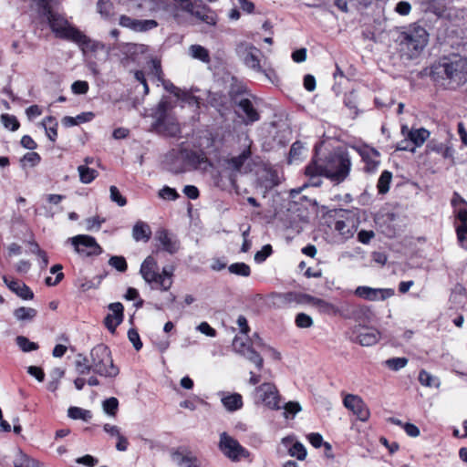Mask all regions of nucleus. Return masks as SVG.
<instances>
[{
    "label": "nucleus",
    "instance_id": "nucleus-44",
    "mask_svg": "<svg viewBox=\"0 0 467 467\" xmlns=\"http://www.w3.org/2000/svg\"><path fill=\"white\" fill-rule=\"evenodd\" d=\"M419 381L422 386L429 388H439L441 384L440 379L437 377L432 376L424 369L420 370L419 373Z\"/></svg>",
    "mask_w": 467,
    "mask_h": 467
},
{
    "label": "nucleus",
    "instance_id": "nucleus-41",
    "mask_svg": "<svg viewBox=\"0 0 467 467\" xmlns=\"http://www.w3.org/2000/svg\"><path fill=\"white\" fill-rule=\"evenodd\" d=\"M79 179L82 183H90L97 176L98 171L87 165H79L78 168Z\"/></svg>",
    "mask_w": 467,
    "mask_h": 467
},
{
    "label": "nucleus",
    "instance_id": "nucleus-6",
    "mask_svg": "<svg viewBox=\"0 0 467 467\" xmlns=\"http://www.w3.org/2000/svg\"><path fill=\"white\" fill-rule=\"evenodd\" d=\"M218 448L232 462H238L241 458L250 457V452L236 439L225 431L220 434Z\"/></svg>",
    "mask_w": 467,
    "mask_h": 467
},
{
    "label": "nucleus",
    "instance_id": "nucleus-61",
    "mask_svg": "<svg viewBox=\"0 0 467 467\" xmlns=\"http://www.w3.org/2000/svg\"><path fill=\"white\" fill-rule=\"evenodd\" d=\"M71 89L77 95L86 94L88 90V84L87 81L77 80L71 85Z\"/></svg>",
    "mask_w": 467,
    "mask_h": 467
},
{
    "label": "nucleus",
    "instance_id": "nucleus-37",
    "mask_svg": "<svg viewBox=\"0 0 467 467\" xmlns=\"http://www.w3.org/2000/svg\"><path fill=\"white\" fill-rule=\"evenodd\" d=\"M94 118L92 112H83L76 117L66 116L62 119V124L66 127H72L80 123L90 121Z\"/></svg>",
    "mask_w": 467,
    "mask_h": 467
},
{
    "label": "nucleus",
    "instance_id": "nucleus-34",
    "mask_svg": "<svg viewBox=\"0 0 467 467\" xmlns=\"http://www.w3.org/2000/svg\"><path fill=\"white\" fill-rule=\"evenodd\" d=\"M172 457L178 460L179 465H186L184 467H200L199 460L191 451H176L172 453Z\"/></svg>",
    "mask_w": 467,
    "mask_h": 467
},
{
    "label": "nucleus",
    "instance_id": "nucleus-8",
    "mask_svg": "<svg viewBox=\"0 0 467 467\" xmlns=\"http://www.w3.org/2000/svg\"><path fill=\"white\" fill-rule=\"evenodd\" d=\"M67 242L74 247L76 253L84 256H96L102 254L101 246L93 236L78 234L68 238Z\"/></svg>",
    "mask_w": 467,
    "mask_h": 467
},
{
    "label": "nucleus",
    "instance_id": "nucleus-59",
    "mask_svg": "<svg viewBox=\"0 0 467 467\" xmlns=\"http://www.w3.org/2000/svg\"><path fill=\"white\" fill-rule=\"evenodd\" d=\"M284 416L285 418H288V414H292L295 416L296 413H298L302 408L300 404L296 401H289L285 404L284 406Z\"/></svg>",
    "mask_w": 467,
    "mask_h": 467
},
{
    "label": "nucleus",
    "instance_id": "nucleus-16",
    "mask_svg": "<svg viewBox=\"0 0 467 467\" xmlns=\"http://www.w3.org/2000/svg\"><path fill=\"white\" fill-rule=\"evenodd\" d=\"M189 14L210 26H214L217 21L216 14L204 5L202 0H194L193 7Z\"/></svg>",
    "mask_w": 467,
    "mask_h": 467
},
{
    "label": "nucleus",
    "instance_id": "nucleus-22",
    "mask_svg": "<svg viewBox=\"0 0 467 467\" xmlns=\"http://www.w3.org/2000/svg\"><path fill=\"white\" fill-rule=\"evenodd\" d=\"M357 150L365 162V171L368 172L375 171L379 164V151L368 146L357 148Z\"/></svg>",
    "mask_w": 467,
    "mask_h": 467
},
{
    "label": "nucleus",
    "instance_id": "nucleus-52",
    "mask_svg": "<svg viewBox=\"0 0 467 467\" xmlns=\"http://www.w3.org/2000/svg\"><path fill=\"white\" fill-rule=\"evenodd\" d=\"M1 121H2L3 125L5 126V128H6L12 131L16 130L19 128V122H18L17 119L13 115L3 114L1 116Z\"/></svg>",
    "mask_w": 467,
    "mask_h": 467
},
{
    "label": "nucleus",
    "instance_id": "nucleus-38",
    "mask_svg": "<svg viewBox=\"0 0 467 467\" xmlns=\"http://www.w3.org/2000/svg\"><path fill=\"white\" fill-rule=\"evenodd\" d=\"M42 126L46 130V134L51 141H55L57 137V121L54 117H47L42 122Z\"/></svg>",
    "mask_w": 467,
    "mask_h": 467
},
{
    "label": "nucleus",
    "instance_id": "nucleus-3",
    "mask_svg": "<svg viewBox=\"0 0 467 467\" xmlns=\"http://www.w3.org/2000/svg\"><path fill=\"white\" fill-rule=\"evenodd\" d=\"M92 371L105 378L114 379L119 369L114 365L109 348L104 344L95 346L89 353Z\"/></svg>",
    "mask_w": 467,
    "mask_h": 467
},
{
    "label": "nucleus",
    "instance_id": "nucleus-47",
    "mask_svg": "<svg viewBox=\"0 0 467 467\" xmlns=\"http://www.w3.org/2000/svg\"><path fill=\"white\" fill-rule=\"evenodd\" d=\"M37 462L21 451H18L16 458L14 462L15 467H35Z\"/></svg>",
    "mask_w": 467,
    "mask_h": 467
},
{
    "label": "nucleus",
    "instance_id": "nucleus-51",
    "mask_svg": "<svg viewBox=\"0 0 467 467\" xmlns=\"http://www.w3.org/2000/svg\"><path fill=\"white\" fill-rule=\"evenodd\" d=\"M98 11L105 18H109L113 15V5L109 0H99Z\"/></svg>",
    "mask_w": 467,
    "mask_h": 467
},
{
    "label": "nucleus",
    "instance_id": "nucleus-45",
    "mask_svg": "<svg viewBox=\"0 0 467 467\" xmlns=\"http://www.w3.org/2000/svg\"><path fill=\"white\" fill-rule=\"evenodd\" d=\"M391 179L392 174L390 171H384L381 173L377 185L379 193L385 194L386 192H389Z\"/></svg>",
    "mask_w": 467,
    "mask_h": 467
},
{
    "label": "nucleus",
    "instance_id": "nucleus-29",
    "mask_svg": "<svg viewBox=\"0 0 467 467\" xmlns=\"http://www.w3.org/2000/svg\"><path fill=\"white\" fill-rule=\"evenodd\" d=\"M3 281L12 292L16 293L21 298H23V299H32L33 298L34 294L26 284L19 282V281H15V280L9 281L5 275L3 276Z\"/></svg>",
    "mask_w": 467,
    "mask_h": 467
},
{
    "label": "nucleus",
    "instance_id": "nucleus-36",
    "mask_svg": "<svg viewBox=\"0 0 467 467\" xmlns=\"http://www.w3.org/2000/svg\"><path fill=\"white\" fill-rule=\"evenodd\" d=\"M334 228L340 235H342L346 239H348L353 236V221L348 218H346L345 220H337Z\"/></svg>",
    "mask_w": 467,
    "mask_h": 467
},
{
    "label": "nucleus",
    "instance_id": "nucleus-39",
    "mask_svg": "<svg viewBox=\"0 0 467 467\" xmlns=\"http://www.w3.org/2000/svg\"><path fill=\"white\" fill-rule=\"evenodd\" d=\"M190 55L203 63L210 62L209 51L201 45H192L189 48Z\"/></svg>",
    "mask_w": 467,
    "mask_h": 467
},
{
    "label": "nucleus",
    "instance_id": "nucleus-49",
    "mask_svg": "<svg viewBox=\"0 0 467 467\" xmlns=\"http://www.w3.org/2000/svg\"><path fill=\"white\" fill-rule=\"evenodd\" d=\"M16 342L17 346L24 352H29L33 350H36L38 348V345L35 342L30 341L27 337L24 336H18L16 338Z\"/></svg>",
    "mask_w": 467,
    "mask_h": 467
},
{
    "label": "nucleus",
    "instance_id": "nucleus-15",
    "mask_svg": "<svg viewBox=\"0 0 467 467\" xmlns=\"http://www.w3.org/2000/svg\"><path fill=\"white\" fill-rule=\"evenodd\" d=\"M119 25L123 27L130 28L134 32L142 33L156 28L158 26V22L154 19L140 20L122 15L119 17Z\"/></svg>",
    "mask_w": 467,
    "mask_h": 467
},
{
    "label": "nucleus",
    "instance_id": "nucleus-50",
    "mask_svg": "<svg viewBox=\"0 0 467 467\" xmlns=\"http://www.w3.org/2000/svg\"><path fill=\"white\" fill-rule=\"evenodd\" d=\"M408 358H389L385 361V365L386 367H388L389 369L393 370V371H398L401 368H403L404 367L407 366L408 364Z\"/></svg>",
    "mask_w": 467,
    "mask_h": 467
},
{
    "label": "nucleus",
    "instance_id": "nucleus-60",
    "mask_svg": "<svg viewBox=\"0 0 467 467\" xmlns=\"http://www.w3.org/2000/svg\"><path fill=\"white\" fill-rule=\"evenodd\" d=\"M451 205L454 209V213H458L459 209H467V202L457 192H454L451 199Z\"/></svg>",
    "mask_w": 467,
    "mask_h": 467
},
{
    "label": "nucleus",
    "instance_id": "nucleus-11",
    "mask_svg": "<svg viewBox=\"0 0 467 467\" xmlns=\"http://www.w3.org/2000/svg\"><path fill=\"white\" fill-rule=\"evenodd\" d=\"M380 338L379 332L373 327L355 326L349 332V339L363 347H370L375 345Z\"/></svg>",
    "mask_w": 467,
    "mask_h": 467
},
{
    "label": "nucleus",
    "instance_id": "nucleus-56",
    "mask_svg": "<svg viewBox=\"0 0 467 467\" xmlns=\"http://www.w3.org/2000/svg\"><path fill=\"white\" fill-rule=\"evenodd\" d=\"M289 453L292 457H296L302 461L306 456V451L304 445L300 442H296L289 450Z\"/></svg>",
    "mask_w": 467,
    "mask_h": 467
},
{
    "label": "nucleus",
    "instance_id": "nucleus-13",
    "mask_svg": "<svg viewBox=\"0 0 467 467\" xmlns=\"http://www.w3.org/2000/svg\"><path fill=\"white\" fill-rule=\"evenodd\" d=\"M344 406L352 411L359 420L367 421L370 411L361 397L355 394H347L343 399Z\"/></svg>",
    "mask_w": 467,
    "mask_h": 467
},
{
    "label": "nucleus",
    "instance_id": "nucleus-53",
    "mask_svg": "<svg viewBox=\"0 0 467 467\" xmlns=\"http://www.w3.org/2000/svg\"><path fill=\"white\" fill-rule=\"evenodd\" d=\"M295 323L299 328H308L313 326V319L310 316L305 313H299L296 317Z\"/></svg>",
    "mask_w": 467,
    "mask_h": 467
},
{
    "label": "nucleus",
    "instance_id": "nucleus-10",
    "mask_svg": "<svg viewBox=\"0 0 467 467\" xmlns=\"http://www.w3.org/2000/svg\"><path fill=\"white\" fill-rule=\"evenodd\" d=\"M233 349L235 353L244 358L246 360L262 369L264 367V358L262 356L242 337L235 336L233 340Z\"/></svg>",
    "mask_w": 467,
    "mask_h": 467
},
{
    "label": "nucleus",
    "instance_id": "nucleus-35",
    "mask_svg": "<svg viewBox=\"0 0 467 467\" xmlns=\"http://www.w3.org/2000/svg\"><path fill=\"white\" fill-rule=\"evenodd\" d=\"M429 136L430 132L424 128L408 131V139L410 140V143L413 144L412 147H415V149L423 145Z\"/></svg>",
    "mask_w": 467,
    "mask_h": 467
},
{
    "label": "nucleus",
    "instance_id": "nucleus-32",
    "mask_svg": "<svg viewBox=\"0 0 467 467\" xmlns=\"http://www.w3.org/2000/svg\"><path fill=\"white\" fill-rule=\"evenodd\" d=\"M151 237L150 225L143 221H137L132 227V238L136 242L147 243Z\"/></svg>",
    "mask_w": 467,
    "mask_h": 467
},
{
    "label": "nucleus",
    "instance_id": "nucleus-57",
    "mask_svg": "<svg viewBox=\"0 0 467 467\" xmlns=\"http://www.w3.org/2000/svg\"><path fill=\"white\" fill-rule=\"evenodd\" d=\"M110 200L116 202L119 206H125L127 203V200L124 196L121 195L119 189L116 186H110Z\"/></svg>",
    "mask_w": 467,
    "mask_h": 467
},
{
    "label": "nucleus",
    "instance_id": "nucleus-23",
    "mask_svg": "<svg viewBox=\"0 0 467 467\" xmlns=\"http://www.w3.org/2000/svg\"><path fill=\"white\" fill-rule=\"evenodd\" d=\"M217 395L220 397V400L223 408L228 412H234L241 410L244 406L243 397L241 394L227 391H219Z\"/></svg>",
    "mask_w": 467,
    "mask_h": 467
},
{
    "label": "nucleus",
    "instance_id": "nucleus-26",
    "mask_svg": "<svg viewBox=\"0 0 467 467\" xmlns=\"http://www.w3.org/2000/svg\"><path fill=\"white\" fill-rule=\"evenodd\" d=\"M140 273L147 284H151L159 273L156 260L150 255L146 257L140 265Z\"/></svg>",
    "mask_w": 467,
    "mask_h": 467
},
{
    "label": "nucleus",
    "instance_id": "nucleus-27",
    "mask_svg": "<svg viewBox=\"0 0 467 467\" xmlns=\"http://www.w3.org/2000/svg\"><path fill=\"white\" fill-rule=\"evenodd\" d=\"M73 34L74 35L70 40L77 43L84 53L88 51H96L102 47V45L99 42L91 40L78 29L74 31Z\"/></svg>",
    "mask_w": 467,
    "mask_h": 467
},
{
    "label": "nucleus",
    "instance_id": "nucleus-19",
    "mask_svg": "<svg viewBox=\"0 0 467 467\" xmlns=\"http://www.w3.org/2000/svg\"><path fill=\"white\" fill-rule=\"evenodd\" d=\"M313 306L317 307V310L322 314L348 317L347 315V312H348V304H344L341 306H337L330 302L317 297Z\"/></svg>",
    "mask_w": 467,
    "mask_h": 467
},
{
    "label": "nucleus",
    "instance_id": "nucleus-4",
    "mask_svg": "<svg viewBox=\"0 0 467 467\" xmlns=\"http://www.w3.org/2000/svg\"><path fill=\"white\" fill-rule=\"evenodd\" d=\"M169 103L167 101L159 102L153 114L154 121L151 124L150 130L158 134L169 137H176L181 133L180 124L176 119L168 114Z\"/></svg>",
    "mask_w": 467,
    "mask_h": 467
},
{
    "label": "nucleus",
    "instance_id": "nucleus-63",
    "mask_svg": "<svg viewBox=\"0 0 467 467\" xmlns=\"http://www.w3.org/2000/svg\"><path fill=\"white\" fill-rule=\"evenodd\" d=\"M272 253V247L270 244L263 246L260 251H257L254 254V261L256 263H263Z\"/></svg>",
    "mask_w": 467,
    "mask_h": 467
},
{
    "label": "nucleus",
    "instance_id": "nucleus-25",
    "mask_svg": "<svg viewBox=\"0 0 467 467\" xmlns=\"http://www.w3.org/2000/svg\"><path fill=\"white\" fill-rule=\"evenodd\" d=\"M127 11L136 16H147L152 10L150 0H127Z\"/></svg>",
    "mask_w": 467,
    "mask_h": 467
},
{
    "label": "nucleus",
    "instance_id": "nucleus-2",
    "mask_svg": "<svg viewBox=\"0 0 467 467\" xmlns=\"http://www.w3.org/2000/svg\"><path fill=\"white\" fill-rule=\"evenodd\" d=\"M351 168L350 158L345 152L330 153L325 159L313 160L306 166L308 173L321 172L324 177L332 182L339 184L344 182L349 174Z\"/></svg>",
    "mask_w": 467,
    "mask_h": 467
},
{
    "label": "nucleus",
    "instance_id": "nucleus-24",
    "mask_svg": "<svg viewBox=\"0 0 467 467\" xmlns=\"http://www.w3.org/2000/svg\"><path fill=\"white\" fill-rule=\"evenodd\" d=\"M172 276L173 268L163 267L161 272L156 275V277L150 285L152 288L159 289L161 291H168L173 284Z\"/></svg>",
    "mask_w": 467,
    "mask_h": 467
},
{
    "label": "nucleus",
    "instance_id": "nucleus-48",
    "mask_svg": "<svg viewBox=\"0 0 467 467\" xmlns=\"http://www.w3.org/2000/svg\"><path fill=\"white\" fill-rule=\"evenodd\" d=\"M103 410L109 416L115 417L119 408V400L114 398H109L102 403Z\"/></svg>",
    "mask_w": 467,
    "mask_h": 467
},
{
    "label": "nucleus",
    "instance_id": "nucleus-12",
    "mask_svg": "<svg viewBox=\"0 0 467 467\" xmlns=\"http://www.w3.org/2000/svg\"><path fill=\"white\" fill-rule=\"evenodd\" d=\"M258 400L271 410H280V395L272 383H263L255 389Z\"/></svg>",
    "mask_w": 467,
    "mask_h": 467
},
{
    "label": "nucleus",
    "instance_id": "nucleus-14",
    "mask_svg": "<svg viewBox=\"0 0 467 467\" xmlns=\"http://www.w3.org/2000/svg\"><path fill=\"white\" fill-rule=\"evenodd\" d=\"M163 166L172 173L186 171L183 149L170 150L164 157Z\"/></svg>",
    "mask_w": 467,
    "mask_h": 467
},
{
    "label": "nucleus",
    "instance_id": "nucleus-46",
    "mask_svg": "<svg viewBox=\"0 0 467 467\" xmlns=\"http://www.w3.org/2000/svg\"><path fill=\"white\" fill-rule=\"evenodd\" d=\"M228 270L231 274L247 277L251 274V269L245 263H234L228 266Z\"/></svg>",
    "mask_w": 467,
    "mask_h": 467
},
{
    "label": "nucleus",
    "instance_id": "nucleus-55",
    "mask_svg": "<svg viewBox=\"0 0 467 467\" xmlns=\"http://www.w3.org/2000/svg\"><path fill=\"white\" fill-rule=\"evenodd\" d=\"M305 150V147L302 142L296 141L292 144L290 151H289V162H292L294 160H298Z\"/></svg>",
    "mask_w": 467,
    "mask_h": 467
},
{
    "label": "nucleus",
    "instance_id": "nucleus-64",
    "mask_svg": "<svg viewBox=\"0 0 467 467\" xmlns=\"http://www.w3.org/2000/svg\"><path fill=\"white\" fill-rule=\"evenodd\" d=\"M40 160L41 158L37 152L31 151L24 155V157L21 159V162L29 163L31 166H36L39 163Z\"/></svg>",
    "mask_w": 467,
    "mask_h": 467
},
{
    "label": "nucleus",
    "instance_id": "nucleus-1",
    "mask_svg": "<svg viewBox=\"0 0 467 467\" xmlns=\"http://www.w3.org/2000/svg\"><path fill=\"white\" fill-rule=\"evenodd\" d=\"M431 77L449 89L467 83V57L453 54L443 57L431 67Z\"/></svg>",
    "mask_w": 467,
    "mask_h": 467
},
{
    "label": "nucleus",
    "instance_id": "nucleus-33",
    "mask_svg": "<svg viewBox=\"0 0 467 467\" xmlns=\"http://www.w3.org/2000/svg\"><path fill=\"white\" fill-rule=\"evenodd\" d=\"M163 86L167 91L172 93L178 99H181L182 100L186 101L189 104H195L198 107L199 101L196 97L191 96L187 91L182 90L170 81L164 82Z\"/></svg>",
    "mask_w": 467,
    "mask_h": 467
},
{
    "label": "nucleus",
    "instance_id": "nucleus-30",
    "mask_svg": "<svg viewBox=\"0 0 467 467\" xmlns=\"http://www.w3.org/2000/svg\"><path fill=\"white\" fill-rule=\"evenodd\" d=\"M460 221V224L456 227L457 238L462 247L467 249L466 234H467V209H459L455 214Z\"/></svg>",
    "mask_w": 467,
    "mask_h": 467
},
{
    "label": "nucleus",
    "instance_id": "nucleus-21",
    "mask_svg": "<svg viewBox=\"0 0 467 467\" xmlns=\"http://www.w3.org/2000/svg\"><path fill=\"white\" fill-rule=\"evenodd\" d=\"M235 103L239 109V116L244 119L246 124L253 123L259 119V113L250 99L242 98L239 100H235Z\"/></svg>",
    "mask_w": 467,
    "mask_h": 467
},
{
    "label": "nucleus",
    "instance_id": "nucleus-54",
    "mask_svg": "<svg viewBox=\"0 0 467 467\" xmlns=\"http://www.w3.org/2000/svg\"><path fill=\"white\" fill-rule=\"evenodd\" d=\"M109 265L119 272H125L127 270V262L123 256L114 255L109 260Z\"/></svg>",
    "mask_w": 467,
    "mask_h": 467
},
{
    "label": "nucleus",
    "instance_id": "nucleus-40",
    "mask_svg": "<svg viewBox=\"0 0 467 467\" xmlns=\"http://www.w3.org/2000/svg\"><path fill=\"white\" fill-rule=\"evenodd\" d=\"M67 416L73 420H82L88 421L92 418L90 410L79 407H70L67 410Z\"/></svg>",
    "mask_w": 467,
    "mask_h": 467
},
{
    "label": "nucleus",
    "instance_id": "nucleus-7",
    "mask_svg": "<svg viewBox=\"0 0 467 467\" xmlns=\"http://www.w3.org/2000/svg\"><path fill=\"white\" fill-rule=\"evenodd\" d=\"M428 33L421 26H415L402 36L401 45L411 52L410 56L418 54L428 43Z\"/></svg>",
    "mask_w": 467,
    "mask_h": 467
},
{
    "label": "nucleus",
    "instance_id": "nucleus-62",
    "mask_svg": "<svg viewBox=\"0 0 467 467\" xmlns=\"http://www.w3.org/2000/svg\"><path fill=\"white\" fill-rule=\"evenodd\" d=\"M128 337L136 350H140L142 348V342L140 341V335L136 329L130 328L128 331Z\"/></svg>",
    "mask_w": 467,
    "mask_h": 467
},
{
    "label": "nucleus",
    "instance_id": "nucleus-20",
    "mask_svg": "<svg viewBox=\"0 0 467 467\" xmlns=\"http://www.w3.org/2000/svg\"><path fill=\"white\" fill-rule=\"evenodd\" d=\"M155 238L160 243L162 249L171 254L177 253L180 249V242L178 239L165 229L158 230Z\"/></svg>",
    "mask_w": 467,
    "mask_h": 467
},
{
    "label": "nucleus",
    "instance_id": "nucleus-28",
    "mask_svg": "<svg viewBox=\"0 0 467 467\" xmlns=\"http://www.w3.org/2000/svg\"><path fill=\"white\" fill-rule=\"evenodd\" d=\"M388 290L381 288H372L369 286H358L355 290V295L367 300L375 301L378 299H385L388 296L385 294Z\"/></svg>",
    "mask_w": 467,
    "mask_h": 467
},
{
    "label": "nucleus",
    "instance_id": "nucleus-31",
    "mask_svg": "<svg viewBox=\"0 0 467 467\" xmlns=\"http://www.w3.org/2000/svg\"><path fill=\"white\" fill-rule=\"evenodd\" d=\"M183 151L185 170H187V168L198 169L201 167L202 163H206L208 161V159L206 158L203 152H198L184 149Z\"/></svg>",
    "mask_w": 467,
    "mask_h": 467
},
{
    "label": "nucleus",
    "instance_id": "nucleus-17",
    "mask_svg": "<svg viewBox=\"0 0 467 467\" xmlns=\"http://www.w3.org/2000/svg\"><path fill=\"white\" fill-rule=\"evenodd\" d=\"M109 314L104 319V325L113 334L117 327L123 321L124 307L121 303L116 302L109 305Z\"/></svg>",
    "mask_w": 467,
    "mask_h": 467
},
{
    "label": "nucleus",
    "instance_id": "nucleus-5",
    "mask_svg": "<svg viewBox=\"0 0 467 467\" xmlns=\"http://www.w3.org/2000/svg\"><path fill=\"white\" fill-rule=\"evenodd\" d=\"M38 6L41 16L47 22L56 36L70 40L77 28L69 26L62 16L51 10L47 0H38Z\"/></svg>",
    "mask_w": 467,
    "mask_h": 467
},
{
    "label": "nucleus",
    "instance_id": "nucleus-9",
    "mask_svg": "<svg viewBox=\"0 0 467 467\" xmlns=\"http://www.w3.org/2000/svg\"><path fill=\"white\" fill-rule=\"evenodd\" d=\"M235 51L246 67L256 72L265 73L267 76L260 65V56L262 55L260 49L249 43L242 42L237 45Z\"/></svg>",
    "mask_w": 467,
    "mask_h": 467
},
{
    "label": "nucleus",
    "instance_id": "nucleus-43",
    "mask_svg": "<svg viewBox=\"0 0 467 467\" xmlns=\"http://www.w3.org/2000/svg\"><path fill=\"white\" fill-rule=\"evenodd\" d=\"M76 370L79 375H88L92 370V365L90 360L86 356L81 354L78 355V358L75 361Z\"/></svg>",
    "mask_w": 467,
    "mask_h": 467
},
{
    "label": "nucleus",
    "instance_id": "nucleus-18",
    "mask_svg": "<svg viewBox=\"0 0 467 467\" xmlns=\"http://www.w3.org/2000/svg\"><path fill=\"white\" fill-rule=\"evenodd\" d=\"M250 146L251 143L245 145L240 154L224 160L225 168L232 172H241L245 162L252 156Z\"/></svg>",
    "mask_w": 467,
    "mask_h": 467
},
{
    "label": "nucleus",
    "instance_id": "nucleus-42",
    "mask_svg": "<svg viewBox=\"0 0 467 467\" xmlns=\"http://www.w3.org/2000/svg\"><path fill=\"white\" fill-rule=\"evenodd\" d=\"M37 314V311L32 307L21 306L14 311V316L19 321H30Z\"/></svg>",
    "mask_w": 467,
    "mask_h": 467
},
{
    "label": "nucleus",
    "instance_id": "nucleus-58",
    "mask_svg": "<svg viewBox=\"0 0 467 467\" xmlns=\"http://www.w3.org/2000/svg\"><path fill=\"white\" fill-rule=\"evenodd\" d=\"M159 196L160 198L164 200L174 201L179 197V194L175 189L164 186L162 189L160 190Z\"/></svg>",
    "mask_w": 467,
    "mask_h": 467
}]
</instances>
